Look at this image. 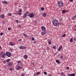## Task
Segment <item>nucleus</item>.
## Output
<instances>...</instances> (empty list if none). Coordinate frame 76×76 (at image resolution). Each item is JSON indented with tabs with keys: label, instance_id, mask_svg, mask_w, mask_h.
<instances>
[{
	"label": "nucleus",
	"instance_id": "f257e3e1",
	"mask_svg": "<svg viewBox=\"0 0 76 76\" xmlns=\"http://www.w3.org/2000/svg\"><path fill=\"white\" fill-rule=\"evenodd\" d=\"M52 23H53V25L55 26H59V25H60V23H58V21L56 19H55L52 21Z\"/></svg>",
	"mask_w": 76,
	"mask_h": 76
},
{
	"label": "nucleus",
	"instance_id": "f03ea898",
	"mask_svg": "<svg viewBox=\"0 0 76 76\" xmlns=\"http://www.w3.org/2000/svg\"><path fill=\"white\" fill-rule=\"evenodd\" d=\"M58 5L59 7H61L64 5V3L62 1H59L58 2Z\"/></svg>",
	"mask_w": 76,
	"mask_h": 76
},
{
	"label": "nucleus",
	"instance_id": "7ed1b4c3",
	"mask_svg": "<svg viewBox=\"0 0 76 76\" xmlns=\"http://www.w3.org/2000/svg\"><path fill=\"white\" fill-rule=\"evenodd\" d=\"M28 13H29V12L28 11H27L25 12V13H24L23 16V18H26Z\"/></svg>",
	"mask_w": 76,
	"mask_h": 76
},
{
	"label": "nucleus",
	"instance_id": "20e7f679",
	"mask_svg": "<svg viewBox=\"0 0 76 76\" xmlns=\"http://www.w3.org/2000/svg\"><path fill=\"white\" fill-rule=\"evenodd\" d=\"M28 16L31 18H34V15L33 13H31L30 14H28Z\"/></svg>",
	"mask_w": 76,
	"mask_h": 76
},
{
	"label": "nucleus",
	"instance_id": "39448f33",
	"mask_svg": "<svg viewBox=\"0 0 76 76\" xmlns=\"http://www.w3.org/2000/svg\"><path fill=\"white\" fill-rule=\"evenodd\" d=\"M11 53H10V52H7L6 53V55L8 57H11Z\"/></svg>",
	"mask_w": 76,
	"mask_h": 76
},
{
	"label": "nucleus",
	"instance_id": "423d86ee",
	"mask_svg": "<svg viewBox=\"0 0 76 76\" xmlns=\"http://www.w3.org/2000/svg\"><path fill=\"white\" fill-rule=\"evenodd\" d=\"M19 48L20 49H21L25 50V49L26 48V47H25V46L22 45L21 46H19Z\"/></svg>",
	"mask_w": 76,
	"mask_h": 76
},
{
	"label": "nucleus",
	"instance_id": "0eeeda50",
	"mask_svg": "<svg viewBox=\"0 0 76 76\" xmlns=\"http://www.w3.org/2000/svg\"><path fill=\"white\" fill-rule=\"evenodd\" d=\"M22 9H20V10H19V11H18V12H18L17 13V15H22Z\"/></svg>",
	"mask_w": 76,
	"mask_h": 76
},
{
	"label": "nucleus",
	"instance_id": "6e6552de",
	"mask_svg": "<svg viewBox=\"0 0 76 76\" xmlns=\"http://www.w3.org/2000/svg\"><path fill=\"white\" fill-rule=\"evenodd\" d=\"M41 29H42V31H46L45 27L44 26H42L41 27Z\"/></svg>",
	"mask_w": 76,
	"mask_h": 76
},
{
	"label": "nucleus",
	"instance_id": "1a4fd4ad",
	"mask_svg": "<svg viewBox=\"0 0 76 76\" xmlns=\"http://www.w3.org/2000/svg\"><path fill=\"white\" fill-rule=\"evenodd\" d=\"M13 63L12 62H9L8 63V66L9 67H11L12 66Z\"/></svg>",
	"mask_w": 76,
	"mask_h": 76
},
{
	"label": "nucleus",
	"instance_id": "9d476101",
	"mask_svg": "<svg viewBox=\"0 0 76 76\" xmlns=\"http://www.w3.org/2000/svg\"><path fill=\"white\" fill-rule=\"evenodd\" d=\"M22 67H20V66H18L16 67V69L17 70H20V69H21Z\"/></svg>",
	"mask_w": 76,
	"mask_h": 76
},
{
	"label": "nucleus",
	"instance_id": "9b49d317",
	"mask_svg": "<svg viewBox=\"0 0 76 76\" xmlns=\"http://www.w3.org/2000/svg\"><path fill=\"white\" fill-rule=\"evenodd\" d=\"M46 34V31H42L41 32V35H45Z\"/></svg>",
	"mask_w": 76,
	"mask_h": 76
},
{
	"label": "nucleus",
	"instance_id": "f8f14e48",
	"mask_svg": "<svg viewBox=\"0 0 76 76\" xmlns=\"http://www.w3.org/2000/svg\"><path fill=\"white\" fill-rule=\"evenodd\" d=\"M2 3V4H8V3L7 2V1H2L1 2Z\"/></svg>",
	"mask_w": 76,
	"mask_h": 76
},
{
	"label": "nucleus",
	"instance_id": "ddd939ff",
	"mask_svg": "<svg viewBox=\"0 0 76 76\" xmlns=\"http://www.w3.org/2000/svg\"><path fill=\"white\" fill-rule=\"evenodd\" d=\"M9 44L10 45H11V46H13V45H15V44H14V43L12 42H10Z\"/></svg>",
	"mask_w": 76,
	"mask_h": 76
},
{
	"label": "nucleus",
	"instance_id": "4468645a",
	"mask_svg": "<svg viewBox=\"0 0 76 76\" xmlns=\"http://www.w3.org/2000/svg\"><path fill=\"white\" fill-rule=\"evenodd\" d=\"M23 57L24 59L26 60L28 58V56L27 55H26L23 56Z\"/></svg>",
	"mask_w": 76,
	"mask_h": 76
},
{
	"label": "nucleus",
	"instance_id": "2eb2a0df",
	"mask_svg": "<svg viewBox=\"0 0 76 76\" xmlns=\"http://www.w3.org/2000/svg\"><path fill=\"white\" fill-rule=\"evenodd\" d=\"M62 46H60L59 47V48L58 50V51H60V50H61L62 49Z\"/></svg>",
	"mask_w": 76,
	"mask_h": 76
},
{
	"label": "nucleus",
	"instance_id": "dca6fc26",
	"mask_svg": "<svg viewBox=\"0 0 76 76\" xmlns=\"http://www.w3.org/2000/svg\"><path fill=\"white\" fill-rule=\"evenodd\" d=\"M6 53H4L3 55H2L1 56L2 58H4L5 57V56H6Z\"/></svg>",
	"mask_w": 76,
	"mask_h": 76
},
{
	"label": "nucleus",
	"instance_id": "f3484780",
	"mask_svg": "<svg viewBox=\"0 0 76 76\" xmlns=\"http://www.w3.org/2000/svg\"><path fill=\"white\" fill-rule=\"evenodd\" d=\"M42 16H43V17H45V16H47V14L45 13H44L42 14Z\"/></svg>",
	"mask_w": 76,
	"mask_h": 76
},
{
	"label": "nucleus",
	"instance_id": "a211bd4d",
	"mask_svg": "<svg viewBox=\"0 0 76 76\" xmlns=\"http://www.w3.org/2000/svg\"><path fill=\"white\" fill-rule=\"evenodd\" d=\"M4 52H2L0 53V56H2L4 54Z\"/></svg>",
	"mask_w": 76,
	"mask_h": 76
},
{
	"label": "nucleus",
	"instance_id": "6ab92c4d",
	"mask_svg": "<svg viewBox=\"0 0 76 76\" xmlns=\"http://www.w3.org/2000/svg\"><path fill=\"white\" fill-rule=\"evenodd\" d=\"M56 62L57 63H58V64H60V61L58 59L56 60Z\"/></svg>",
	"mask_w": 76,
	"mask_h": 76
},
{
	"label": "nucleus",
	"instance_id": "aec40b11",
	"mask_svg": "<svg viewBox=\"0 0 76 76\" xmlns=\"http://www.w3.org/2000/svg\"><path fill=\"white\" fill-rule=\"evenodd\" d=\"M0 17L1 18H4V15L2 14L0 15Z\"/></svg>",
	"mask_w": 76,
	"mask_h": 76
},
{
	"label": "nucleus",
	"instance_id": "412c9836",
	"mask_svg": "<svg viewBox=\"0 0 76 76\" xmlns=\"http://www.w3.org/2000/svg\"><path fill=\"white\" fill-rule=\"evenodd\" d=\"M34 22H35L34 25H36V26H37V25H38V21L37 20H36V21H35Z\"/></svg>",
	"mask_w": 76,
	"mask_h": 76
},
{
	"label": "nucleus",
	"instance_id": "4be33fe9",
	"mask_svg": "<svg viewBox=\"0 0 76 76\" xmlns=\"http://www.w3.org/2000/svg\"><path fill=\"white\" fill-rule=\"evenodd\" d=\"M62 14H64V13H66V11L64 10H62Z\"/></svg>",
	"mask_w": 76,
	"mask_h": 76
},
{
	"label": "nucleus",
	"instance_id": "5701e85b",
	"mask_svg": "<svg viewBox=\"0 0 76 76\" xmlns=\"http://www.w3.org/2000/svg\"><path fill=\"white\" fill-rule=\"evenodd\" d=\"M69 76H75V74L74 73L72 74H69Z\"/></svg>",
	"mask_w": 76,
	"mask_h": 76
},
{
	"label": "nucleus",
	"instance_id": "b1692460",
	"mask_svg": "<svg viewBox=\"0 0 76 76\" xmlns=\"http://www.w3.org/2000/svg\"><path fill=\"white\" fill-rule=\"evenodd\" d=\"M23 35L24 36V37H27V38H28V36L26 34H23Z\"/></svg>",
	"mask_w": 76,
	"mask_h": 76
},
{
	"label": "nucleus",
	"instance_id": "393cba45",
	"mask_svg": "<svg viewBox=\"0 0 76 76\" xmlns=\"http://www.w3.org/2000/svg\"><path fill=\"white\" fill-rule=\"evenodd\" d=\"M12 13H9L8 14H7L8 16H12Z\"/></svg>",
	"mask_w": 76,
	"mask_h": 76
},
{
	"label": "nucleus",
	"instance_id": "a878e982",
	"mask_svg": "<svg viewBox=\"0 0 76 76\" xmlns=\"http://www.w3.org/2000/svg\"><path fill=\"white\" fill-rule=\"evenodd\" d=\"M61 76H65V75L63 73V72L61 73Z\"/></svg>",
	"mask_w": 76,
	"mask_h": 76
},
{
	"label": "nucleus",
	"instance_id": "bb28decb",
	"mask_svg": "<svg viewBox=\"0 0 76 76\" xmlns=\"http://www.w3.org/2000/svg\"><path fill=\"white\" fill-rule=\"evenodd\" d=\"M70 42H73V38H71L70 39Z\"/></svg>",
	"mask_w": 76,
	"mask_h": 76
},
{
	"label": "nucleus",
	"instance_id": "cd10ccee",
	"mask_svg": "<svg viewBox=\"0 0 76 76\" xmlns=\"http://www.w3.org/2000/svg\"><path fill=\"white\" fill-rule=\"evenodd\" d=\"M48 44L49 45H51V41H48Z\"/></svg>",
	"mask_w": 76,
	"mask_h": 76
},
{
	"label": "nucleus",
	"instance_id": "c85d7f7f",
	"mask_svg": "<svg viewBox=\"0 0 76 76\" xmlns=\"http://www.w3.org/2000/svg\"><path fill=\"white\" fill-rule=\"evenodd\" d=\"M10 59H7L6 60V62H7V63H9V62L10 61Z\"/></svg>",
	"mask_w": 76,
	"mask_h": 76
},
{
	"label": "nucleus",
	"instance_id": "c756f323",
	"mask_svg": "<svg viewBox=\"0 0 76 76\" xmlns=\"http://www.w3.org/2000/svg\"><path fill=\"white\" fill-rule=\"evenodd\" d=\"M40 73H41L39 72H37L36 73V76H38V75H39V74H40Z\"/></svg>",
	"mask_w": 76,
	"mask_h": 76
},
{
	"label": "nucleus",
	"instance_id": "7c9ffc66",
	"mask_svg": "<svg viewBox=\"0 0 76 76\" xmlns=\"http://www.w3.org/2000/svg\"><path fill=\"white\" fill-rule=\"evenodd\" d=\"M66 34H64L62 36H61V37H66Z\"/></svg>",
	"mask_w": 76,
	"mask_h": 76
},
{
	"label": "nucleus",
	"instance_id": "2f4dec72",
	"mask_svg": "<svg viewBox=\"0 0 76 76\" xmlns=\"http://www.w3.org/2000/svg\"><path fill=\"white\" fill-rule=\"evenodd\" d=\"M31 39L32 40V41H34V40H35V39H34V37H32L31 38Z\"/></svg>",
	"mask_w": 76,
	"mask_h": 76
},
{
	"label": "nucleus",
	"instance_id": "473e14b6",
	"mask_svg": "<svg viewBox=\"0 0 76 76\" xmlns=\"http://www.w3.org/2000/svg\"><path fill=\"white\" fill-rule=\"evenodd\" d=\"M21 63V61H17V64H19V63Z\"/></svg>",
	"mask_w": 76,
	"mask_h": 76
},
{
	"label": "nucleus",
	"instance_id": "72a5a7b5",
	"mask_svg": "<svg viewBox=\"0 0 76 76\" xmlns=\"http://www.w3.org/2000/svg\"><path fill=\"white\" fill-rule=\"evenodd\" d=\"M45 9L44 8L42 7L41 8V10L43 11Z\"/></svg>",
	"mask_w": 76,
	"mask_h": 76
},
{
	"label": "nucleus",
	"instance_id": "f704fd0d",
	"mask_svg": "<svg viewBox=\"0 0 76 76\" xmlns=\"http://www.w3.org/2000/svg\"><path fill=\"white\" fill-rule=\"evenodd\" d=\"M59 58L61 59H63V56H61Z\"/></svg>",
	"mask_w": 76,
	"mask_h": 76
},
{
	"label": "nucleus",
	"instance_id": "c9c22d12",
	"mask_svg": "<svg viewBox=\"0 0 76 76\" xmlns=\"http://www.w3.org/2000/svg\"><path fill=\"white\" fill-rule=\"evenodd\" d=\"M21 76H25V74H24V73H23L21 74Z\"/></svg>",
	"mask_w": 76,
	"mask_h": 76
},
{
	"label": "nucleus",
	"instance_id": "e433bc0d",
	"mask_svg": "<svg viewBox=\"0 0 76 76\" xmlns=\"http://www.w3.org/2000/svg\"><path fill=\"white\" fill-rule=\"evenodd\" d=\"M10 51H13V49H12V48H10Z\"/></svg>",
	"mask_w": 76,
	"mask_h": 76
},
{
	"label": "nucleus",
	"instance_id": "4c0bfd02",
	"mask_svg": "<svg viewBox=\"0 0 76 76\" xmlns=\"http://www.w3.org/2000/svg\"><path fill=\"white\" fill-rule=\"evenodd\" d=\"M75 18L76 17H75V16H74V17H72V20H75Z\"/></svg>",
	"mask_w": 76,
	"mask_h": 76
},
{
	"label": "nucleus",
	"instance_id": "58836bf2",
	"mask_svg": "<svg viewBox=\"0 0 76 76\" xmlns=\"http://www.w3.org/2000/svg\"><path fill=\"white\" fill-rule=\"evenodd\" d=\"M44 75H47V73L46 72H44Z\"/></svg>",
	"mask_w": 76,
	"mask_h": 76
},
{
	"label": "nucleus",
	"instance_id": "ea45409f",
	"mask_svg": "<svg viewBox=\"0 0 76 76\" xmlns=\"http://www.w3.org/2000/svg\"><path fill=\"white\" fill-rule=\"evenodd\" d=\"M53 49H56V47L54 46H53Z\"/></svg>",
	"mask_w": 76,
	"mask_h": 76
},
{
	"label": "nucleus",
	"instance_id": "a19ab883",
	"mask_svg": "<svg viewBox=\"0 0 76 76\" xmlns=\"http://www.w3.org/2000/svg\"><path fill=\"white\" fill-rule=\"evenodd\" d=\"M9 70H13V69H12V68H11L9 69Z\"/></svg>",
	"mask_w": 76,
	"mask_h": 76
},
{
	"label": "nucleus",
	"instance_id": "79ce46f5",
	"mask_svg": "<svg viewBox=\"0 0 76 76\" xmlns=\"http://www.w3.org/2000/svg\"><path fill=\"white\" fill-rule=\"evenodd\" d=\"M47 50H50V47H48V46L47 47Z\"/></svg>",
	"mask_w": 76,
	"mask_h": 76
},
{
	"label": "nucleus",
	"instance_id": "37998d69",
	"mask_svg": "<svg viewBox=\"0 0 76 76\" xmlns=\"http://www.w3.org/2000/svg\"><path fill=\"white\" fill-rule=\"evenodd\" d=\"M8 31H10V30H11V29H10V27H8Z\"/></svg>",
	"mask_w": 76,
	"mask_h": 76
},
{
	"label": "nucleus",
	"instance_id": "c03bdc74",
	"mask_svg": "<svg viewBox=\"0 0 76 76\" xmlns=\"http://www.w3.org/2000/svg\"><path fill=\"white\" fill-rule=\"evenodd\" d=\"M0 35H1V36L2 35H3V33H1L0 34Z\"/></svg>",
	"mask_w": 76,
	"mask_h": 76
},
{
	"label": "nucleus",
	"instance_id": "a18cd8bd",
	"mask_svg": "<svg viewBox=\"0 0 76 76\" xmlns=\"http://www.w3.org/2000/svg\"><path fill=\"white\" fill-rule=\"evenodd\" d=\"M69 69V67H67L66 69V70H68V69Z\"/></svg>",
	"mask_w": 76,
	"mask_h": 76
},
{
	"label": "nucleus",
	"instance_id": "49530a36",
	"mask_svg": "<svg viewBox=\"0 0 76 76\" xmlns=\"http://www.w3.org/2000/svg\"><path fill=\"white\" fill-rule=\"evenodd\" d=\"M16 22H17V23H18V22H19V20H17L16 21Z\"/></svg>",
	"mask_w": 76,
	"mask_h": 76
},
{
	"label": "nucleus",
	"instance_id": "de8ad7c7",
	"mask_svg": "<svg viewBox=\"0 0 76 76\" xmlns=\"http://www.w3.org/2000/svg\"><path fill=\"white\" fill-rule=\"evenodd\" d=\"M19 42H21V41H22V39H20L19 40Z\"/></svg>",
	"mask_w": 76,
	"mask_h": 76
},
{
	"label": "nucleus",
	"instance_id": "09e8293b",
	"mask_svg": "<svg viewBox=\"0 0 76 76\" xmlns=\"http://www.w3.org/2000/svg\"><path fill=\"white\" fill-rule=\"evenodd\" d=\"M73 0H69V1H70V2H73Z\"/></svg>",
	"mask_w": 76,
	"mask_h": 76
},
{
	"label": "nucleus",
	"instance_id": "8fccbe9b",
	"mask_svg": "<svg viewBox=\"0 0 76 76\" xmlns=\"http://www.w3.org/2000/svg\"><path fill=\"white\" fill-rule=\"evenodd\" d=\"M3 62H4V63H6V61H4Z\"/></svg>",
	"mask_w": 76,
	"mask_h": 76
},
{
	"label": "nucleus",
	"instance_id": "3c124183",
	"mask_svg": "<svg viewBox=\"0 0 76 76\" xmlns=\"http://www.w3.org/2000/svg\"><path fill=\"white\" fill-rule=\"evenodd\" d=\"M31 64H32V65H34V62H32L31 63Z\"/></svg>",
	"mask_w": 76,
	"mask_h": 76
},
{
	"label": "nucleus",
	"instance_id": "603ef678",
	"mask_svg": "<svg viewBox=\"0 0 76 76\" xmlns=\"http://www.w3.org/2000/svg\"><path fill=\"white\" fill-rule=\"evenodd\" d=\"M73 39L74 41H76V38H75Z\"/></svg>",
	"mask_w": 76,
	"mask_h": 76
},
{
	"label": "nucleus",
	"instance_id": "864d4df0",
	"mask_svg": "<svg viewBox=\"0 0 76 76\" xmlns=\"http://www.w3.org/2000/svg\"><path fill=\"white\" fill-rule=\"evenodd\" d=\"M20 65H21V66H23V64H20Z\"/></svg>",
	"mask_w": 76,
	"mask_h": 76
},
{
	"label": "nucleus",
	"instance_id": "5fc2aeb1",
	"mask_svg": "<svg viewBox=\"0 0 76 76\" xmlns=\"http://www.w3.org/2000/svg\"><path fill=\"white\" fill-rule=\"evenodd\" d=\"M18 26H19V27H21V26L20 25H18Z\"/></svg>",
	"mask_w": 76,
	"mask_h": 76
},
{
	"label": "nucleus",
	"instance_id": "6e6d98bb",
	"mask_svg": "<svg viewBox=\"0 0 76 76\" xmlns=\"http://www.w3.org/2000/svg\"><path fill=\"white\" fill-rule=\"evenodd\" d=\"M34 76H37V75H36L35 74H34Z\"/></svg>",
	"mask_w": 76,
	"mask_h": 76
},
{
	"label": "nucleus",
	"instance_id": "4d7b16f0",
	"mask_svg": "<svg viewBox=\"0 0 76 76\" xmlns=\"http://www.w3.org/2000/svg\"><path fill=\"white\" fill-rule=\"evenodd\" d=\"M48 76H51V75L49 74L48 75Z\"/></svg>",
	"mask_w": 76,
	"mask_h": 76
},
{
	"label": "nucleus",
	"instance_id": "13d9d810",
	"mask_svg": "<svg viewBox=\"0 0 76 76\" xmlns=\"http://www.w3.org/2000/svg\"><path fill=\"white\" fill-rule=\"evenodd\" d=\"M1 48V46H0V49Z\"/></svg>",
	"mask_w": 76,
	"mask_h": 76
},
{
	"label": "nucleus",
	"instance_id": "bf43d9fd",
	"mask_svg": "<svg viewBox=\"0 0 76 76\" xmlns=\"http://www.w3.org/2000/svg\"><path fill=\"white\" fill-rule=\"evenodd\" d=\"M36 42H34V44H35V43H36Z\"/></svg>",
	"mask_w": 76,
	"mask_h": 76
},
{
	"label": "nucleus",
	"instance_id": "052dcab7",
	"mask_svg": "<svg viewBox=\"0 0 76 76\" xmlns=\"http://www.w3.org/2000/svg\"><path fill=\"white\" fill-rule=\"evenodd\" d=\"M76 18V15L74 16Z\"/></svg>",
	"mask_w": 76,
	"mask_h": 76
},
{
	"label": "nucleus",
	"instance_id": "680f3d73",
	"mask_svg": "<svg viewBox=\"0 0 76 76\" xmlns=\"http://www.w3.org/2000/svg\"><path fill=\"white\" fill-rule=\"evenodd\" d=\"M66 12H69V11H66Z\"/></svg>",
	"mask_w": 76,
	"mask_h": 76
},
{
	"label": "nucleus",
	"instance_id": "e2e57ef3",
	"mask_svg": "<svg viewBox=\"0 0 76 76\" xmlns=\"http://www.w3.org/2000/svg\"><path fill=\"white\" fill-rule=\"evenodd\" d=\"M75 28H76V25H75Z\"/></svg>",
	"mask_w": 76,
	"mask_h": 76
},
{
	"label": "nucleus",
	"instance_id": "0e129e2a",
	"mask_svg": "<svg viewBox=\"0 0 76 76\" xmlns=\"http://www.w3.org/2000/svg\"><path fill=\"white\" fill-rule=\"evenodd\" d=\"M0 71H1V69H0Z\"/></svg>",
	"mask_w": 76,
	"mask_h": 76
},
{
	"label": "nucleus",
	"instance_id": "69168bd1",
	"mask_svg": "<svg viewBox=\"0 0 76 76\" xmlns=\"http://www.w3.org/2000/svg\"><path fill=\"white\" fill-rule=\"evenodd\" d=\"M56 54H57V53H56Z\"/></svg>",
	"mask_w": 76,
	"mask_h": 76
},
{
	"label": "nucleus",
	"instance_id": "338daca9",
	"mask_svg": "<svg viewBox=\"0 0 76 76\" xmlns=\"http://www.w3.org/2000/svg\"><path fill=\"white\" fill-rule=\"evenodd\" d=\"M59 56V54L58 55V56Z\"/></svg>",
	"mask_w": 76,
	"mask_h": 76
},
{
	"label": "nucleus",
	"instance_id": "774afa93",
	"mask_svg": "<svg viewBox=\"0 0 76 76\" xmlns=\"http://www.w3.org/2000/svg\"><path fill=\"white\" fill-rule=\"evenodd\" d=\"M57 53H58V52H57Z\"/></svg>",
	"mask_w": 76,
	"mask_h": 76
}]
</instances>
